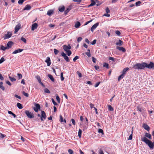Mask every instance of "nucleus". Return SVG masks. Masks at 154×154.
<instances>
[{
  "label": "nucleus",
  "mask_w": 154,
  "mask_h": 154,
  "mask_svg": "<svg viewBox=\"0 0 154 154\" xmlns=\"http://www.w3.org/2000/svg\"><path fill=\"white\" fill-rule=\"evenodd\" d=\"M141 140L147 144L151 149H152L154 147V142H152L148 139L145 137L141 138Z\"/></svg>",
  "instance_id": "nucleus-1"
},
{
  "label": "nucleus",
  "mask_w": 154,
  "mask_h": 154,
  "mask_svg": "<svg viewBox=\"0 0 154 154\" xmlns=\"http://www.w3.org/2000/svg\"><path fill=\"white\" fill-rule=\"evenodd\" d=\"M147 63H138L135 65L134 68L135 69H143L145 67H146Z\"/></svg>",
  "instance_id": "nucleus-2"
},
{
  "label": "nucleus",
  "mask_w": 154,
  "mask_h": 154,
  "mask_svg": "<svg viewBox=\"0 0 154 154\" xmlns=\"http://www.w3.org/2000/svg\"><path fill=\"white\" fill-rule=\"evenodd\" d=\"M25 113L27 117L29 118H32L34 117L33 114L32 113L29 112L28 110H26L25 111Z\"/></svg>",
  "instance_id": "nucleus-3"
},
{
  "label": "nucleus",
  "mask_w": 154,
  "mask_h": 154,
  "mask_svg": "<svg viewBox=\"0 0 154 154\" xmlns=\"http://www.w3.org/2000/svg\"><path fill=\"white\" fill-rule=\"evenodd\" d=\"M35 107L33 108V109L35 112H37L40 109V105L38 103H35Z\"/></svg>",
  "instance_id": "nucleus-4"
},
{
  "label": "nucleus",
  "mask_w": 154,
  "mask_h": 154,
  "mask_svg": "<svg viewBox=\"0 0 154 154\" xmlns=\"http://www.w3.org/2000/svg\"><path fill=\"white\" fill-rule=\"evenodd\" d=\"M41 120L42 121H43L44 119H46V115L45 113L43 111H41Z\"/></svg>",
  "instance_id": "nucleus-5"
},
{
  "label": "nucleus",
  "mask_w": 154,
  "mask_h": 154,
  "mask_svg": "<svg viewBox=\"0 0 154 154\" xmlns=\"http://www.w3.org/2000/svg\"><path fill=\"white\" fill-rule=\"evenodd\" d=\"M71 48V47L70 45H64L63 46V49L66 52L69 51V50Z\"/></svg>",
  "instance_id": "nucleus-6"
},
{
  "label": "nucleus",
  "mask_w": 154,
  "mask_h": 154,
  "mask_svg": "<svg viewBox=\"0 0 154 154\" xmlns=\"http://www.w3.org/2000/svg\"><path fill=\"white\" fill-rule=\"evenodd\" d=\"M11 33L10 32H8L7 34L5 35V36L4 37V39L5 40L7 38H9L11 37Z\"/></svg>",
  "instance_id": "nucleus-7"
},
{
  "label": "nucleus",
  "mask_w": 154,
  "mask_h": 154,
  "mask_svg": "<svg viewBox=\"0 0 154 154\" xmlns=\"http://www.w3.org/2000/svg\"><path fill=\"white\" fill-rule=\"evenodd\" d=\"M146 67L149 69H154V63L152 62H151L149 64L146 65Z\"/></svg>",
  "instance_id": "nucleus-8"
},
{
  "label": "nucleus",
  "mask_w": 154,
  "mask_h": 154,
  "mask_svg": "<svg viewBox=\"0 0 154 154\" xmlns=\"http://www.w3.org/2000/svg\"><path fill=\"white\" fill-rule=\"evenodd\" d=\"M20 26L21 25L20 24H18L17 25H16L15 28V33H16L18 31L20 28Z\"/></svg>",
  "instance_id": "nucleus-9"
},
{
  "label": "nucleus",
  "mask_w": 154,
  "mask_h": 154,
  "mask_svg": "<svg viewBox=\"0 0 154 154\" xmlns=\"http://www.w3.org/2000/svg\"><path fill=\"white\" fill-rule=\"evenodd\" d=\"M45 61L47 63L48 66H50L51 63V60L49 57H48Z\"/></svg>",
  "instance_id": "nucleus-10"
},
{
  "label": "nucleus",
  "mask_w": 154,
  "mask_h": 154,
  "mask_svg": "<svg viewBox=\"0 0 154 154\" xmlns=\"http://www.w3.org/2000/svg\"><path fill=\"white\" fill-rule=\"evenodd\" d=\"M98 25L99 23H97L93 25L91 28V30L92 32H93L94 30L97 28Z\"/></svg>",
  "instance_id": "nucleus-11"
},
{
  "label": "nucleus",
  "mask_w": 154,
  "mask_h": 154,
  "mask_svg": "<svg viewBox=\"0 0 154 154\" xmlns=\"http://www.w3.org/2000/svg\"><path fill=\"white\" fill-rule=\"evenodd\" d=\"M13 44V42L11 41L8 42L7 44V49H8L9 48H11Z\"/></svg>",
  "instance_id": "nucleus-12"
},
{
  "label": "nucleus",
  "mask_w": 154,
  "mask_h": 154,
  "mask_svg": "<svg viewBox=\"0 0 154 154\" xmlns=\"http://www.w3.org/2000/svg\"><path fill=\"white\" fill-rule=\"evenodd\" d=\"M23 49H18L16 50H15L14 52H13L12 53V54H15L17 53L23 51Z\"/></svg>",
  "instance_id": "nucleus-13"
},
{
  "label": "nucleus",
  "mask_w": 154,
  "mask_h": 154,
  "mask_svg": "<svg viewBox=\"0 0 154 154\" xmlns=\"http://www.w3.org/2000/svg\"><path fill=\"white\" fill-rule=\"evenodd\" d=\"M143 128L146 130L149 131L150 129V128L149 126L146 124H143Z\"/></svg>",
  "instance_id": "nucleus-14"
},
{
  "label": "nucleus",
  "mask_w": 154,
  "mask_h": 154,
  "mask_svg": "<svg viewBox=\"0 0 154 154\" xmlns=\"http://www.w3.org/2000/svg\"><path fill=\"white\" fill-rule=\"evenodd\" d=\"M38 26V24L37 23H34L32 24V26L31 29L32 30H34L36 29Z\"/></svg>",
  "instance_id": "nucleus-15"
},
{
  "label": "nucleus",
  "mask_w": 154,
  "mask_h": 154,
  "mask_svg": "<svg viewBox=\"0 0 154 154\" xmlns=\"http://www.w3.org/2000/svg\"><path fill=\"white\" fill-rule=\"evenodd\" d=\"M116 48L120 51H122V52H125L126 51L125 49L123 47L117 46Z\"/></svg>",
  "instance_id": "nucleus-16"
},
{
  "label": "nucleus",
  "mask_w": 154,
  "mask_h": 154,
  "mask_svg": "<svg viewBox=\"0 0 154 154\" xmlns=\"http://www.w3.org/2000/svg\"><path fill=\"white\" fill-rule=\"evenodd\" d=\"M71 7L72 6H69L65 11L64 14L65 15L67 14L69 12V11L71 9Z\"/></svg>",
  "instance_id": "nucleus-17"
},
{
  "label": "nucleus",
  "mask_w": 154,
  "mask_h": 154,
  "mask_svg": "<svg viewBox=\"0 0 154 154\" xmlns=\"http://www.w3.org/2000/svg\"><path fill=\"white\" fill-rule=\"evenodd\" d=\"M31 8V6L29 5H27L23 9V10H29Z\"/></svg>",
  "instance_id": "nucleus-18"
},
{
  "label": "nucleus",
  "mask_w": 154,
  "mask_h": 154,
  "mask_svg": "<svg viewBox=\"0 0 154 154\" xmlns=\"http://www.w3.org/2000/svg\"><path fill=\"white\" fill-rule=\"evenodd\" d=\"M54 12V10H48L47 12V14L49 16H51V15H52Z\"/></svg>",
  "instance_id": "nucleus-19"
},
{
  "label": "nucleus",
  "mask_w": 154,
  "mask_h": 154,
  "mask_svg": "<svg viewBox=\"0 0 154 154\" xmlns=\"http://www.w3.org/2000/svg\"><path fill=\"white\" fill-rule=\"evenodd\" d=\"M81 26V24L78 21L76 23L75 25V27L76 28H79V26Z\"/></svg>",
  "instance_id": "nucleus-20"
},
{
  "label": "nucleus",
  "mask_w": 154,
  "mask_h": 154,
  "mask_svg": "<svg viewBox=\"0 0 154 154\" xmlns=\"http://www.w3.org/2000/svg\"><path fill=\"white\" fill-rule=\"evenodd\" d=\"M129 69V68H128V67H127V68H124L122 72V73L124 75H125V74H126V72Z\"/></svg>",
  "instance_id": "nucleus-21"
},
{
  "label": "nucleus",
  "mask_w": 154,
  "mask_h": 154,
  "mask_svg": "<svg viewBox=\"0 0 154 154\" xmlns=\"http://www.w3.org/2000/svg\"><path fill=\"white\" fill-rule=\"evenodd\" d=\"M65 10V7L64 6H63L61 7H60L59 8V10L60 12H63Z\"/></svg>",
  "instance_id": "nucleus-22"
},
{
  "label": "nucleus",
  "mask_w": 154,
  "mask_h": 154,
  "mask_svg": "<svg viewBox=\"0 0 154 154\" xmlns=\"http://www.w3.org/2000/svg\"><path fill=\"white\" fill-rule=\"evenodd\" d=\"M145 136L146 137H147L149 139H151V136L150 134L146 133L145 134Z\"/></svg>",
  "instance_id": "nucleus-23"
},
{
  "label": "nucleus",
  "mask_w": 154,
  "mask_h": 154,
  "mask_svg": "<svg viewBox=\"0 0 154 154\" xmlns=\"http://www.w3.org/2000/svg\"><path fill=\"white\" fill-rule=\"evenodd\" d=\"M48 77L50 78V79L53 82H54V79L53 76L51 74H48Z\"/></svg>",
  "instance_id": "nucleus-24"
},
{
  "label": "nucleus",
  "mask_w": 154,
  "mask_h": 154,
  "mask_svg": "<svg viewBox=\"0 0 154 154\" xmlns=\"http://www.w3.org/2000/svg\"><path fill=\"white\" fill-rule=\"evenodd\" d=\"M122 41L121 40L119 39V40L118 42H116V45H117L121 46L122 45Z\"/></svg>",
  "instance_id": "nucleus-25"
},
{
  "label": "nucleus",
  "mask_w": 154,
  "mask_h": 154,
  "mask_svg": "<svg viewBox=\"0 0 154 154\" xmlns=\"http://www.w3.org/2000/svg\"><path fill=\"white\" fill-rule=\"evenodd\" d=\"M3 83L2 82H0V88L3 91H4L5 88L4 86L3 85Z\"/></svg>",
  "instance_id": "nucleus-26"
},
{
  "label": "nucleus",
  "mask_w": 154,
  "mask_h": 154,
  "mask_svg": "<svg viewBox=\"0 0 154 154\" xmlns=\"http://www.w3.org/2000/svg\"><path fill=\"white\" fill-rule=\"evenodd\" d=\"M17 106L20 109H22L23 108L22 105L20 103H17Z\"/></svg>",
  "instance_id": "nucleus-27"
},
{
  "label": "nucleus",
  "mask_w": 154,
  "mask_h": 154,
  "mask_svg": "<svg viewBox=\"0 0 154 154\" xmlns=\"http://www.w3.org/2000/svg\"><path fill=\"white\" fill-rule=\"evenodd\" d=\"M0 49L1 50L5 51L6 49H7V47H4V46L2 45H1Z\"/></svg>",
  "instance_id": "nucleus-28"
},
{
  "label": "nucleus",
  "mask_w": 154,
  "mask_h": 154,
  "mask_svg": "<svg viewBox=\"0 0 154 154\" xmlns=\"http://www.w3.org/2000/svg\"><path fill=\"white\" fill-rule=\"evenodd\" d=\"M125 76V75L123 74H122L120 76H119L118 78V81H119L121 79L123 78Z\"/></svg>",
  "instance_id": "nucleus-29"
},
{
  "label": "nucleus",
  "mask_w": 154,
  "mask_h": 154,
  "mask_svg": "<svg viewBox=\"0 0 154 154\" xmlns=\"http://www.w3.org/2000/svg\"><path fill=\"white\" fill-rule=\"evenodd\" d=\"M82 133V130L81 129H79V130L78 135L79 138L81 137V134Z\"/></svg>",
  "instance_id": "nucleus-30"
},
{
  "label": "nucleus",
  "mask_w": 154,
  "mask_h": 154,
  "mask_svg": "<svg viewBox=\"0 0 154 154\" xmlns=\"http://www.w3.org/2000/svg\"><path fill=\"white\" fill-rule=\"evenodd\" d=\"M8 113L9 114H11L12 115V116H14V118H15L16 117V115H15L14 114V113H13L11 111H8Z\"/></svg>",
  "instance_id": "nucleus-31"
},
{
  "label": "nucleus",
  "mask_w": 154,
  "mask_h": 154,
  "mask_svg": "<svg viewBox=\"0 0 154 154\" xmlns=\"http://www.w3.org/2000/svg\"><path fill=\"white\" fill-rule=\"evenodd\" d=\"M88 52H86V54L88 56V57H90L91 56V54H90V51L89 49L88 50Z\"/></svg>",
  "instance_id": "nucleus-32"
},
{
  "label": "nucleus",
  "mask_w": 154,
  "mask_h": 154,
  "mask_svg": "<svg viewBox=\"0 0 154 154\" xmlns=\"http://www.w3.org/2000/svg\"><path fill=\"white\" fill-rule=\"evenodd\" d=\"M60 122H62L64 121L65 122H66V120L65 119H64V120L63 121V119L61 115H60Z\"/></svg>",
  "instance_id": "nucleus-33"
},
{
  "label": "nucleus",
  "mask_w": 154,
  "mask_h": 154,
  "mask_svg": "<svg viewBox=\"0 0 154 154\" xmlns=\"http://www.w3.org/2000/svg\"><path fill=\"white\" fill-rule=\"evenodd\" d=\"M91 4L89 6H92L96 4L94 0H91Z\"/></svg>",
  "instance_id": "nucleus-34"
},
{
  "label": "nucleus",
  "mask_w": 154,
  "mask_h": 154,
  "mask_svg": "<svg viewBox=\"0 0 154 154\" xmlns=\"http://www.w3.org/2000/svg\"><path fill=\"white\" fill-rule=\"evenodd\" d=\"M9 78L10 80L12 82L16 80V79L15 78H12L10 76H9Z\"/></svg>",
  "instance_id": "nucleus-35"
},
{
  "label": "nucleus",
  "mask_w": 154,
  "mask_h": 154,
  "mask_svg": "<svg viewBox=\"0 0 154 154\" xmlns=\"http://www.w3.org/2000/svg\"><path fill=\"white\" fill-rule=\"evenodd\" d=\"M44 90L45 92V93H48V94H49L50 93V91L49 90V89H48L47 88H45L44 89Z\"/></svg>",
  "instance_id": "nucleus-36"
},
{
  "label": "nucleus",
  "mask_w": 154,
  "mask_h": 154,
  "mask_svg": "<svg viewBox=\"0 0 154 154\" xmlns=\"http://www.w3.org/2000/svg\"><path fill=\"white\" fill-rule=\"evenodd\" d=\"M103 66L106 67L107 69H108L109 68V64L107 63H104Z\"/></svg>",
  "instance_id": "nucleus-37"
},
{
  "label": "nucleus",
  "mask_w": 154,
  "mask_h": 154,
  "mask_svg": "<svg viewBox=\"0 0 154 154\" xmlns=\"http://www.w3.org/2000/svg\"><path fill=\"white\" fill-rule=\"evenodd\" d=\"M56 99L58 103H60V97L57 94H56Z\"/></svg>",
  "instance_id": "nucleus-38"
},
{
  "label": "nucleus",
  "mask_w": 154,
  "mask_h": 154,
  "mask_svg": "<svg viewBox=\"0 0 154 154\" xmlns=\"http://www.w3.org/2000/svg\"><path fill=\"white\" fill-rule=\"evenodd\" d=\"M108 109L109 110H110V111H113V108L112 107L110 106V105H109L108 106Z\"/></svg>",
  "instance_id": "nucleus-39"
},
{
  "label": "nucleus",
  "mask_w": 154,
  "mask_h": 154,
  "mask_svg": "<svg viewBox=\"0 0 154 154\" xmlns=\"http://www.w3.org/2000/svg\"><path fill=\"white\" fill-rule=\"evenodd\" d=\"M21 40L23 42H24V43H26V39L23 38V37H22L21 38Z\"/></svg>",
  "instance_id": "nucleus-40"
},
{
  "label": "nucleus",
  "mask_w": 154,
  "mask_h": 154,
  "mask_svg": "<svg viewBox=\"0 0 154 154\" xmlns=\"http://www.w3.org/2000/svg\"><path fill=\"white\" fill-rule=\"evenodd\" d=\"M76 72L78 75L79 76L80 78L82 77V74L79 71H77Z\"/></svg>",
  "instance_id": "nucleus-41"
},
{
  "label": "nucleus",
  "mask_w": 154,
  "mask_h": 154,
  "mask_svg": "<svg viewBox=\"0 0 154 154\" xmlns=\"http://www.w3.org/2000/svg\"><path fill=\"white\" fill-rule=\"evenodd\" d=\"M24 1V0H19L18 1V3L20 5H22Z\"/></svg>",
  "instance_id": "nucleus-42"
},
{
  "label": "nucleus",
  "mask_w": 154,
  "mask_h": 154,
  "mask_svg": "<svg viewBox=\"0 0 154 154\" xmlns=\"http://www.w3.org/2000/svg\"><path fill=\"white\" fill-rule=\"evenodd\" d=\"M64 59L67 62H68L69 61V57L68 56H67L66 55L64 57Z\"/></svg>",
  "instance_id": "nucleus-43"
},
{
  "label": "nucleus",
  "mask_w": 154,
  "mask_h": 154,
  "mask_svg": "<svg viewBox=\"0 0 154 154\" xmlns=\"http://www.w3.org/2000/svg\"><path fill=\"white\" fill-rule=\"evenodd\" d=\"M132 133H133V132H132V133H131V134L129 136L128 139V140H131L132 139Z\"/></svg>",
  "instance_id": "nucleus-44"
},
{
  "label": "nucleus",
  "mask_w": 154,
  "mask_h": 154,
  "mask_svg": "<svg viewBox=\"0 0 154 154\" xmlns=\"http://www.w3.org/2000/svg\"><path fill=\"white\" fill-rule=\"evenodd\" d=\"M116 33L118 36H120L121 34L119 30H116L115 32Z\"/></svg>",
  "instance_id": "nucleus-45"
},
{
  "label": "nucleus",
  "mask_w": 154,
  "mask_h": 154,
  "mask_svg": "<svg viewBox=\"0 0 154 154\" xmlns=\"http://www.w3.org/2000/svg\"><path fill=\"white\" fill-rule=\"evenodd\" d=\"M63 73L61 72L60 74L61 80V81H63L64 79V78L63 77Z\"/></svg>",
  "instance_id": "nucleus-46"
},
{
  "label": "nucleus",
  "mask_w": 154,
  "mask_h": 154,
  "mask_svg": "<svg viewBox=\"0 0 154 154\" xmlns=\"http://www.w3.org/2000/svg\"><path fill=\"white\" fill-rule=\"evenodd\" d=\"M98 132L99 133H101L102 134H103V130L100 128H99L98 131Z\"/></svg>",
  "instance_id": "nucleus-47"
},
{
  "label": "nucleus",
  "mask_w": 154,
  "mask_h": 154,
  "mask_svg": "<svg viewBox=\"0 0 154 154\" xmlns=\"http://www.w3.org/2000/svg\"><path fill=\"white\" fill-rule=\"evenodd\" d=\"M68 152L69 154H73V150L70 149H68Z\"/></svg>",
  "instance_id": "nucleus-48"
},
{
  "label": "nucleus",
  "mask_w": 154,
  "mask_h": 154,
  "mask_svg": "<svg viewBox=\"0 0 154 154\" xmlns=\"http://www.w3.org/2000/svg\"><path fill=\"white\" fill-rule=\"evenodd\" d=\"M23 94L26 97H28L29 96V94L28 93H26L25 91H23L22 92Z\"/></svg>",
  "instance_id": "nucleus-49"
},
{
  "label": "nucleus",
  "mask_w": 154,
  "mask_h": 154,
  "mask_svg": "<svg viewBox=\"0 0 154 154\" xmlns=\"http://www.w3.org/2000/svg\"><path fill=\"white\" fill-rule=\"evenodd\" d=\"M5 60L4 58L3 57H2L0 60V64L3 63Z\"/></svg>",
  "instance_id": "nucleus-50"
},
{
  "label": "nucleus",
  "mask_w": 154,
  "mask_h": 154,
  "mask_svg": "<svg viewBox=\"0 0 154 154\" xmlns=\"http://www.w3.org/2000/svg\"><path fill=\"white\" fill-rule=\"evenodd\" d=\"M98 152L100 154H104L103 152L101 149H100L99 151Z\"/></svg>",
  "instance_id": "nucleus-51"
},
{
  "label": "nucleus",
  "mask_w": 154,
  "mask_h": 154,
  "mask_svg": "<svg viewBox=\"0 0 154 154\" xmlns=\"http://www.w3.org/2000/svg\"><path fill=\"white\" fill-rule=\"evenodd\" d=\"M141 3V2L140 1H138L137 2H136L135 4L137 6H138L140 5Z\"/></svg>",
  "instance_id": "nucleus-52"
},
{
  "label": "nucleus",
  "mask_w": 154,
  "mask_h": 154,
  "mask_svg": "<svg viewBox=\"0 0 154 154\" xmlns=\"http://www.w3.org/2000/svg\"><path fill=\"white\" fill-rule=\"evenodd\" d=\"M36 78L39 82L41 81V78L39 76H37Z\"/></svg>",
  "instance_id": "nucleus-53"
},
{
  "label": "nucleus",
  "mask_w": 154,
  "mask_h": 154,
  "mask_svg": "<svg viewBox=\"0 0 154 154\" xmlns=\"http://www.w3.org/2000/svg\"><path fill=\"white\" fill-rule=\"evenodd\" d=\"M51 100H52V103H53L54 104V105H57V104L55 101L54 100V99L53 98H52Z\"/></svg>",
  "instance_id": "nucleus-54"
},
{
  "label": "nucleus",
  "mask_w": 154,
  "mask_h": 154,
  "mask_svg": "<svg viewBox=\"0 0 154 154\" xmlns=\"http://www.w3.org/2000/svg\"><path fill=\"white\" fill-rule=\"evenodd\" d=\"M79 58V57L78 56H76L73 59V61L74 62H75Z\"/></svg>",
  "instance_id": "nucleus-55"
},
{
  "label": "nucleus",
  "mask_w": 154,
  "mask_h": 154,
  "mask_svg": "<svg viewBox=\"0 0 154 154\" xmlns=\"http://www.w3.org/2000/svg\"><path fill=\"white\" fill-rule=\"evenodd\" d=\"M106 11L107 13H109L110 12V10L108 7H107L106 9Z\"/></svg>",
  "instance_id": "nucleus-56"
},
{
  "label": "nucleus",
  "mask_w": 154,
  "mask_h": 154,
  "mask_svg": "<svg viewBox=\"0 0 154 154\" xmlns=\"http://www.w3.org/2000/svg\"><path fill=\"white\" fill-rule=\"evenodd\" d=\"M66 52L67 53V54L68 56H70L72 54L71 51L70 50Z\"/></svg>",
  "instance_id": "nucleus-57"
},
{
  "label": "nucleus",
  "mask_w": 154,
  "mask_h": 154,
  "mask_svg": "<svg viewBox=\"0 0 154 154\" xmlns=\"http://www.w3.org/2000/svg\"><path fill=\"white\" fill-rule=\"evenodd\" d=\"M71 121L72 124L74 125H75V120L74 119H71Z\"/></svg>",
  "instance_id": "nucleus-58"
},
{
  "label": "nucleus",
  "mask_w": 154,
  "mask_h": 154,
  "mask_svg": "<svg viewBox=\"0 0 154 154\" xmlns=\"http://www.w3.org/2000/svg\"><path fill=\"white\" fill-rule=\"evenodd\" d=\"M54 52L55 54H57L59 52V51L56 49H54Z\"/></svg>",
  "instance_id": "nucleus-59"
},
{
  "label": "nucleus",
  "mask_w": 154,
  "mask_h": 154,
  "mask_svg": "<svg viewBox=\"0 0 154 154\" xmlns=\"http://www.w3.org/2000/svg\"><path fill=\"white\" fill-rule=\"evenodd\" d=\"M17 75L19 79H21L22 77V75L20 73H18Z\"/></svg>",
  "instance_id": "nucleus-60"
},
{
  "label": "nucleus",
  "mask_w": 154,
  "mask_h": 154,
  "mask_svg": "<svg viewBox=\"0 0 154 154\" xmlns=\"http://www.w3.org/2000/svg\"><path fill=\"white\" fill-rule=\"evenodd\" d=\"M109 60H112V61H114L115 60V59L113 57H109Z\"/></svg>",
  "instance_id": "nucleus-61"
},
{
  "label": "nucleus",
  "mask_w": 154,
  "mask_h": 154,
  "mask_svg": "<svg viewBox=\"0 0 154 154\" xmlns=\"http://www.w3.org/2000/svg\"><path fill=\"white\" fill-rule=\"evenodd\" d=\"M96 39H94L93 41V42H91V44L92 45H94L96 44Z\"/></svg>",
  "instance_id": "nucleus-62"
},
{
  "label": "nucleus",
  "mask_w": 154,
  "mask_h": 154,
  "mask_svg": "<svg viewBox=\"0 0 154 154\" xmlns=\"http://www.w3.org/2000/svg\"><path fill=\"white\" fill-rule=\"evenodd\" d=\"M6 83L9 86H11V84L10 82L8 81H6Z\"/></svg>",
  "instance_id": "nucleus-63"
},
{
  "label": "nucleus",
  "mask_w": 154,
  "mask_h": 154,
  "mask_svg": "<svg viewBox=\"0 0 154 154\" xmlns=\"http://www.w3.org/2000/svg\"><path fill=\"white\" fill-rule=\"evenodd\" d=\"M82 39V38L81 37H79L77 39V41L78 42H80Z\"/></svg>",
  "instance_id": "nucleus-64"
}]
</instances>
